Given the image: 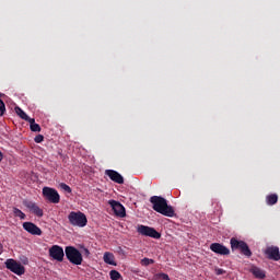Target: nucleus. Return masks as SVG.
<instances>
[{"mask_svg":"<svg viewBox=\"0 0 280 280\" xmlns=\"http://www.w3.org/2000/svg\"><path fill=\"white\" fill-rule=\"evenodd\" d=\"M150 202L153 205L152 209L156 213H161V215H165L166 218H174L176 215L174 207L167 205V199L161 196H152Z\"/></svg>","mask_w":280,"mask_h":280,"instance_id":"f257e3e1","label":"nucleus"},{"mask_svg":"<svg viewBox=\"0 0 280 280\" xmlns=\"http://www.w3.org/2000/svg\"><path fill=\"white\" fill-rule=\"evenodd\" d=\"M65 255L72 266H82V261H84L82 252L73 246H66Z\"/></svg>","mask_w":280,"mask_h":280,"instance_id":"f03ea898","label":"nucleus"},{"mask_svg":"<svg viewBox=\"0 0 280 280\" xmlns=\"http://www.w3.org/2000/svg\"><path fill=\"white\" fill-rule=\"evenodd\" d=\"M69 223L72 226H79L80 229H83V226H86L89 224V220L86 219V214L84 212H75L71 211L68 215Z\"/></svg>","mask_w":280,"mask_h":280,"instance_id":"7ed1b4c3","label":"nucleus"},{"mask_svg":"<svg viewBox=\"0 0 280 280\" xmlns=\"http://www.w3.org/2000/svg\"><path fill=\"white\" fill-rule=\"evenodd\" d=\"M232 250H240L242 255L245 257H253V252H250V247L244 241H238L235 237L230 240Z\"/></svg>","mask_w":280,"mask_h":280,"instance_id":"20e7f679","label":"nucleus"},{"mask_svg":"<svg viewBox=\"0 0 280 280\" xmlns=\"http://www.w3.org/2000/svg\"><path fill=\"white\" fill-rule=\"evenodd\" d=\"M4 264L5 268L13 272L14 275H18L19 277H21V275H25V267L21 265V262L10 258L7 259Z\"/></svg>","mask_w":280,"mask_h":280,"instance_id":"39448f33","label":"nucleus"},{"mask_svg":"<svg viewBox=\"0 0 280 280\" xmlns=\"http://www.w3.org/2000/svg\"><path fill=\"white\" fill-rule=\"evenodd\" d=\"M43 196L48 200V202H51L52 205H58L60 202V194H58V190L50 187H44L43 188Z\"/></svg>","mask_w":280,"mask_h":280,"instance_id":"423d86ee","label":"nucleus"},{"mask_svg":"<svg viewBox=\"0 0 280 280\" xmlns=\"http://www.w3.org/2000/svg\"><path fill=\"white\" fill-rule=\"evenodd\" d=\"M137 231L140 235H144V237L161 240V233H159L154 228H150L148 225H138Z\"/></svg>","mask_w":280,"mask_h":280,"instance_id":"0eeeda50","label":"nucleus"},{"mask_svg":"<svg viewBox=\"0 0 280 280\" xmlns=\"http://www.w3.org/2000/svg\"><path fill=\"white\" fill-rule=\"evenodd\" d=\"M49 257L55 259V261H65V249L59 245H52L49 248Z\"/></svg>","mask_w":280,"mask_h":280,"instance_id":"6e6552de","label":"nucleus"},{"mask_svg":"<svg viewBox=\"0 0 280 280\" xmlns=\"http://www.w3.org/2000/svg\"><path fill=\"white\" fill-rule=\"evenodd\" d=\"M108 205L112 207L115 215L118 218H126V208L124 205H121V202L112 199L108 201Z\"/></svg>","mask_w":280,"mask_h":280,"instance_id":"1a4fd4ad","label":"nucleus"},{"mask_svg":"<svg viewBox=\"0 0 280 280\" xmlns=\"http://www.w3.org/2000/svg\"><path fill=\"white\" fill-rule=\"evenodd\" d=\"M210 250H212V253H215V255H231V249H229V247L220 244V243H212L210 245Z\"/></svg>","mask_w":280,"mask_h":280,"instance_id":"9d476101","label":"nucleus"},{"mask_svg":"<svg viewBox=\"0 0 280 280\" xmlns=\"http://www.w3.org/2000/svg\"><path fill=\"white\" fill-rule=\"evenodd\" d=\"M23 205L26 207V209H30V211H32V213H34V215H37V218H43L44 212H43V209H40V207H38V205H36L35 202H33L31 200H24Z\"/></svg>","mask_w":280,"mask_h":280,"instance_id":"9b49d317","label":"nucleus"},{"mask_svg":"<svg viewBox=\"0 0 280 280\" xmlns=\"http://www.w3.org/2000/svg\"><path fill=\"white\" fill-rule=\"evenodd\" d=\"M265 255L272 261H280V252L278 246H268L265 249Z\"/></svg>","mask_w":280,"mask_h":280,"instance_id":"f8f14e48","label":"nucleus"},{"mask_svg":"<svg viewBox=\"0 0 280 280\" xmlns=\"http://www.w3.org/2000/svg\"><path fill=\"white\" fill-rule=\"evenodd\" d=\"M23 229L31 235H43V230H40V228L33 222H24Z\"/></svg>","mask_w":280,"mask_h":280,"instance_id":"ddd939ff","label":"nucleus"},{"mask_svg":"<svg viewBox=\"0 0 280 280\" xmlns=\"http://www.w3.org/2000/svg\"><path fill=\"white\" fill-rule=\"evenodd\" d=\"M106 176L113 180V183H117V185H124V176L119 174V172L115 170H106L105 171Z\"/></svg>","mask_w":280,"mask_h":280,"instance_id":"4468645a","label":"nucleus"},{"mask_svg":"<svg viewBox=\"0 0 280 280\" xmlns=\"http://www.w3.org/2000/svg\"><path fill=\"white\" fill-rule=\"evenodd\" d=\"M249 272H252V275H254V277H256V279H266V271H264V269H261L257 266H253L250 268Z\"/></svg>","mask_w":280,"mask_h":280,"instance_id":"2eb2a0df","label":"nucleus"},{"mask_svg":"<svg viewBox=\"0 0 280 280\" xmlns=\"http://www.w3.org/2000/svg\"><path fill=\"white\" fill-rule=\"evenodd\" d=\"M103 259L105 264H108L109 266H117V262H115V255H113V253L106 252L103 256Z\"/></svg>","mask_w":280,"mask_h":280,"instance_id":"dca6fc26","label":"nucleus"},{"mask_svg":"<svg viewBox=\"0 0 280 280\" xmlns=\"http://www.w3.org/2000/svg\"><path fill=\"white\" fill-rule=\"evenodd\" d=\"M266 202L269 207H272V205H277V202H279V196L277 194L268 195L266 197Z\"/></svg>","mask_w":280,"mask_h":280,"instance_id":"f3484780","label":"nucleus"},{"mask_svg":"<svg viewBox=\"0 0 280 280\" xmlns=\"http://www.w3.org/2000/svg\"><path fill=\"white\" fill-rule=\"evenodd\" d=\"M28 124H31L32 132H40V125L36 124L34 118H28Z\"/></svg>","mask_w":280,"mask_h":280,"instance_id":"a211bd4d","label":"nucleus"},{"mask_svg":"<svg viewBox=\"0 0 280 280\" xmlns=\"http://www.w3.org/2000/svg\"><path fill=\"white\" fill-rule=\"evenodd\" d=\"M15 113L19 115V117H21V119H24V121H30V116H27V114L22 110L21 107H15Z\"/></svg>","mask_w":280,"mask_h":280,"instance_id":"6ab92c4d","label":"nucleus"},{"mask_svg":"<svg viewBox=\"0 0 280 280\" xmlns=\"http://www.w3.org/2000/svg\"><path fill=\"white\" fill-rule=\"evenodd\" d=\"M109 277L112 280H120L121 279V273H119V271L117 270H112L109 272Z\"/></svg>","mask_w":280,"mask_h":280,"instance_id":"aec40b11","label":"nucleus"},{"mask_svg":"<svg viewBox=\"0 0 280 280\" xmlns=\"http://www.w3.org/2000/svg\"><path fill=\"white\" fill-rule=\"evenodd\" d=\"M13 213L16 218H19L20 220H25V214L23 213V211H21L19 208H14L13 209Z\"/></svg>","mask_w":280,"mask_h":280,"instance_id":"412c9836","label":"nucleus"},{"mask_svg":"<svg viewBox=\"0 0 280 280\" xmlns=\"http://www.w3.org/2000/svg\"><path fill=\"white\" fill-rule=\"evenodd\" d=\"M59 187H60V189H62L67 194H71V191H72L71 186H69V185H67L65 183L59 184Z\"/></svg>","mask_w":280,"mask_h":280,"instance_id":"4be33fe9","label":"nucleus"},{"mask_svg":"<svg viewBox=\"0 0 280 280\" xmlns=\"http://www.w3.org/2000/svg\"><path fill=\"white\" fill-rule=\"evenodd\" d=\"M152 264H154V259H152V258H143L141 260V266H150Z\"/></svg>","mask_w":280,"mask_h":280,"instance_id":"5701e85b","label":"nucleus"},{"mask_svg":"<svg viewBox=\"0 0 280 280\" xmlns=\"http://www.w3.org/2000/svg\"><path fill=\"white\" fill-rule=\"evenodd\" d=\"M3 115H5V103L0 98V117H3Z\"/></svg>","mask_w":280,"mask_h":280,"instance_id":"b1692460","label":"nucleus"},{"mask_svg":"<svg viewBox=\"0 0 280 280\" xmlns=\"http://www.w3.org/2000/svg\"><path fill=\"white\" fill-rule=\"evenodd\" d=\"M35 143H43V141H45V137L43 135H37L34 138Z\"/></svg>","mask_w":280,"mask_h":280,"instance_id":"393cba45","label":"nucleus"},{"mask_svg":"<svg viewBox=\"0 0 280 280\" xmlns=\"http://www.w3.org/2000/svg\"><path fill=\"white\" fill-rule=\"evenodd\" d=\"M83 255L84 257H89L91 255V252L89 250V248L86 247L83 248Z\"/></svg>","mask_w":280,"mask_h":280,"instance_id":"a878e982","label":"nucleus"},{"mask_svg":"<svg viewBox=\"0 0 280 280\" xmlns=\"http://www.w3.org/2000/svg\"><path fill=\"white\" fill-rule=\"evenodd\" d=\"M217 275H224V269H217Z\"/></svg>","mask_w":280,"mask_h":280,"instance_id":"bb28decb","label":"nucleus"},{"mask_svg":"<svg viewBox=\"0 0 280 280\" xmlns=\"http://www.w3.org/2000/svg\"><path fill=\"white\" fill-rule=\"evenodd\" d=\"M3 161V152L0 151V163Z\"/></svg>","mask_w":280,"mask_h":280,"instance_id":"cd10ccee","label":"nucleus"},{"mask_svg":"<svg viewBox=\"0 0 280 280\" xmlns=\"http://www.w3.org/2000/svg\"><path fill=\"white\" fill-rule=\"evenodd\" d=\"M3 253V245L0 243V255Z\"/></svg>","mask_w":280,"mask_h":280,"instance_id":"c85d7f7f","label":"nucleus"}]
</instances>
